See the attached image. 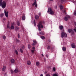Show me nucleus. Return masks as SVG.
Segmentation results:
<instances>
[{
  "label": "nucleus",
  "mask_w": 76,
  "mask_h": 76,
  "mask_svg": "<svg viewBox=\"0 0 76 76\" xmlns=\"http://www.w3.org/2000/svg\"><path fill=\"white\" fill-rule=\"evenodd\" d=\"M7 4L5 1H3L2 0H0V6H1V7L3 9H4L6 7Z\"/></svg>",
  "instance_id": "nucleus-1"
},
{
  "label": "nucleus",
  "mask_w": 76,
  "mask_h": 76,
  "mask_svg": "<svg viewBox=\"0 0 76 76\" xmlns=\"http://www.w3.org/2000/svg\"><path fill=\"white\" fill-rule=\"evenodd\" d=\"M37 26L38 27V29L39 31H41V28H44V26L42 24V22H39L37 25Z\"/></svg>",
  "instance_id": "nucleus-2"
},
{
  "label": "nucleus",
  "mask_w": 76,
  "mask_h": 76,
  "mask_svg": "<svg viewBox=\"0 0 76 76\" xmlns=\"http://www.w3.org/2000/svg\"><path fill=\"white\" fill-rule=\"evenodd\" d=\"M61 32V37L62 38H64V37H67V34L66 33L64 32V29L62 30Z\"/></svg>",
  "instance_id": "nucleus-3"
},
{
  "label": "nucleus",
  "mask_w": 76,
  "mask_h": 76,
  "mask_svg": "<svg viewBox=\"0 0 76 76\" xmlns=\"http://www.w3.org/2000/svg\"><path fill=\"white\" fill-rule=\"evenodd\" d=\"M49 12H50V15H53L54 14V12L52 10V9H51V8H49L48 9V13H49Z\"/></svg>",
  "instance_id": "nucleus-4"
},
{
  "label": "nucleus",
  "mask_w": 76,
  "mask_h": 76,
  "mask_svg": "<svg viewBox=\"0 0 76 76\" xmlns=\"http://www.w3.org/2000/svg\"><path fill=\"white\" fill-rule=\"evenodd\" d=\"M68 31L69 33H70V32H71V34L72 35L74 34V32L73 31H72V30L71 29H69L68 30Z\"/></svg>",
  "instance_id": "nucleus-5"
},
{
  "label": "nucleus",
  "mask_w": 76,
  "mask_h": 76,
  "mask_svg": "<svg viewBox=\"0 0 76 76\" xmlns=\"http://www.w3.org/2000/svg\"><path fill=\"white\" fill-rule=\"evenodd\" d=\"M71 46L72 48H76V45H75V44L74 43L72 44Z\"/></svg>",
  "instance_id": "nucleus-6"
},
{
  "label": "nucleus",
  "mask_w": 76,
  "mask_h": 76,
  "mask_svg": "<svg viewBox=\"0 0 76 76\" xmlns=\"http://www.w3.org/2000/svg\"><path fill=\"white\" fill-rule=\"evenodd\" d=\"M4 12L5 16H6V17H7H7H8V12H6V11H5V10Z\"/></svg>",
  "instance_id": "nucleus-7"
},
{
  "label": "nucleus",
  "mask_w": 76,
  "mask_h": 76,
  "mask_svg": "<svg viewBox=\"0 0 76 76\" xmlns=\"http://www.w3.org/2000/svg\"><path fill=\"white\" fill-rule=\"evenodd\" d=\"M11 63H14L15 62V60L14 59H12L10 60Z\"/></svg>",
  "instance_id": "nucleus-8"
},
{
  "label": "nucleus",
  "mask_w": 76,
  "mask_h": 76,
  "mask_svg": "<svg viewBox=\"0 0 76 76\" xmlns=\"http://www.w3.org/2000/svg\"><path fill=\"white\" fill-rule=\"evenodd\" d=\"M33 41L34 42L33 43V45H35V44H37V41L35 40H33Z\"/></svg>",
  "instance_id": "nucleus-9"
},
{
  "label": "nucleus",
  "mask_w": 76,
  "mask_h": 76,
  "mask_svg": "<svg viewBox=\"0 0 76 76\" xmlns=\"http://www.w3.org/2000/svg\"><path fill=\"white\" fill-rule=\"evenodd\" d=\"M6 69V67L5 66H3V68L2 69V70L3 71H4Z\"/></svg>",
  "instance_id": "nucleus-10"
},
{
  "label": "nucleus",
  "mask_w": 76,
  "mask_h": 76,
  "mask_svg": "<svg viewBox=\"0 0 76 76\" xmlns=\"http://www.w3.org/2000/svg\"><path fill=\"white\" fill-rule=\"evenodd\" d=\"M63 28H64V27H63V26H61H61H59V28L61 30H62V29H63Z\"/></svg>",
  "instance_id": "nucleus-11"
},
{
  "label": "nucleus",
  "mask_w": 76,
  "mask_h": 76,
  "mask_svg": "<svg viewBox=\"0 0 76 76\" xmlns=\"http://www.w3.org/2000/svg\"><path fill=\"white\" fill-rule=\"evenodd\" d=\"M62 50L63 51H66V48L65 47H63Z\"/></svg>",
  "instance_id": "nucleus-12"
},
{
  "label": "nucleus",
  "mask_w": 76,
  "mask_h": 76,
  "mask_svg": "<svg viewBox=\"0 0 76 76\" xmlns=\"http://www.w3.org/2000/svg\"><path fill=\"white\" fill-rule=\"evenodd\" d=\"M27 64L28 65H30L31 64V61H27Z\"/></svg>",
  "instance_id": "nucleus-13"
},
{
  "label": "nucleus",
  "mask_w": 76,
  "mask_h": 76,
  "mask_svg": "<svg viewBox=\"0 0 76 76\" xmlns=\"http://www.w3.org/2000/svg\"><path fill=\"white\" fill-rule=\"evenodd\" d=\"M15 30L16 31H18L19 30V27L17 26L15 27Z\"/></svg>",
  "instance_id": "nucleus-14"
},
{
  "label": "nucleus",
  "mask_w": 76,
  "mask_h": 76,
  "mask_svg": "<svg viewBox=\"0 0 76 76\" xmlns=\"http://www.w3.org/2000/svg\"><path fill=\"white\" fill-rule=\"evenodd\" d=\"M39 34L41 35H44V34H45V33L44 31H42L41 32H40Z\"/></svg>",
  "instance_id": "nucleus-15"
},
{
  "label": "nucleus",
  "mask_w": 76,
  "mask_h": 76,
  "mask_svg": "<svg viewBox=\"0 0 76 76\" xmlns=\"http://www.w3.org/2000/svg\"><path fill=\"white\" fill-rule=\"evenodd\" d=\"M14 72L15 73H18V69H16L14 70Z\"/></svg>",
  "instance_id": "nucleus-16"
},
{
  "label": "nucleus",
  "mask_w": 76,
  "mask_h": 76,
  "mask_svg": "<svg viewBox=\"0 0 76 76\" xmlns=\"http://www.w3.org/2000/svg\"><path fill=\"white\" fill-rule=\"evenodd\" d=\"M64 19L65 21H67L68 20V18L66 17L64 18Z\"/></svg>",
  "instance_id": "nucleus-17"
},
{
  "label": "nucleus",
  "mask_w": 76,
  "mask_h": 76,
  "mask_svg": "<svg viewBox=\"0 0 76 76\" xmlns=\"http://www.w3.org/2000/svg\"><path fill=\"white\" fill-rule=\"evenodd\" d=\"M60 9L61 10H62V9H63V5H60Z\"/></svg>",
  "instance_id": "nucleus-18"
},
{
  "label": "nucleus",
  "mask_w": 76,
  "mask_h": 76,
  "mask_svg": "<svg viewBox=\"0 0 76 76\" xmlns=\"http://www.w3.org/2000/svg\"><path fill=\"white\" fill-rule=\"evenodd\" d=\"M25 16H23L22 17V19L23 20H25Z\"/></svg>",
  "instance_id": "nucleus-19"
},
{
  "label": "nucleus",
  "mask_w": 76,
  "mask_h": 76,
  "mask_svg": "<svg viewBox=\"0 0 76 76\" xmlns=\"http://www.w3.org/2000/svg\"><path fill=\"white\" fill-rule=\"evenodd\" d=\"M36 3H37V1H36V0H35V2H34V3H33V5L34 6V5H35V4H37Z\"/></svg>",
  "instance_id": "nucleus-20"
},
{
  "label": "nucleus",
  "mask_w": 76,
  "mask_h": 76,
  "mask_svg": "<svg viewBox=\"0 0 76 76\" xmlns=\"http://www.w3.org/2000/svg\"><path fill=\"white\" fill-rule=\"evenodd\" d=\"M35 18L36 19H38L39 18V16L38 15H36L35 17Z\"/></svg>",
  "instance_id": "nucleus-21"
},
{
  "label": "nucleus",
  "mask_w": 76,
  "mask_h": 76,
  "mask_svg": "<svg viewBox=\"0 0 76 76\" xmlns=\"http://www.w3.org/2000/svg\"><path fill=\"white\" fill-rule=\"evenodd\" d=\"M11 29H14V26H13V25L12 24V26L11 27Z\"/></svg>",
  "instance_id": "nucleus-22"
},
{
  "label": "nucleus",
  "mask_w": 76,
  "mask_h": 76,
  "mask_svg": "<svg viewBox=\"0 0 76 76\" xmlns=\"http://www.w3.org/2000/svg\"><path fill=\"white\" fill-rule=\"evenodd\" d=\"M36 64L37 66H39V62H37L36 63Z\"/></svg>",
  "instance_id": "nucleus-23"
},
{
  "label": "nucleus",
  "mask_w": 76,
  "mask_h": 76,
  "mask_svg": "<svg viewBox=\"0 0 76 76\" xmlns=\"http://www.w3.org/2000/svg\"><path fill=\"white\" fill-rule=\"evenodd\" d=\"M41 38L42 39H45V37H44V36H42Z\"/></svg>",
  "instance_id": "nucleus-24"
},
{
  "label": "nucleus",
  "mask_w": 76,
  "mask_h": 76,
  "mask_svg": "<svg viewBox=\"0 0 76 76\" xmlns=\"http://www.w3.org/2000/svg\"><path fill=\"white\" fill-rule=\"evenodd\" d=\"M15 52L16 54H17V55H18V51H17V50H15Z\"/></svg>",
  "instance_id": "nucleus-25"
},
{
  "label": "nucleus",
  "mask_w": 76,
  "mask_h": 76,
  "mask_svg": "<svg viewBox=\"0 0 76 76\" xmlns=\"http://www.w3.org/2000/svg\"><path fill=\"white\" fill-rule=\"evenodd\" d=\"M53 76H58V74L55 73L53 75Z\"/></svg>",
  "instance_id": "nucleus-26"
},
{
  "label": "nucleus",
  "mask_w": 76,
  "mask_h": 76,
  "mask_svg": "<svg viewBox=\"0 0 76 76\" xmlns=\"http://www.w3.org/2000/svg\"><path fill=\"white\" fill-rule=\"evenodd\" d=\"M17 24L18 26L20 25V23H19V21H18L17 22Z\"/></svg>",
  "instance_id": "nucleus-27"
},
{
  "label": "nucleus",
  "mask_w": 76,
  "mask_h": 76,
  "mask_svg": "<svg viewBox=\"0 0 76 76\" xmlns=\"http://www.w3.org/2000/svg\"><path fill=\"white\" fill-rule=\"evenodd\" d=\"M3 16H4V14L2 13V14H1V15H0L1 17H3Z\"/></svg>",
  "instance_id": "nucleus-28"
},
{
  "label": "nucleus",
  "mask_w": 76,
  "mask_h": 76,
  "mask_svg": "<svg viewBox=\"0 0 76 76\" xmlns=\"http://www.w3.org/2000/svg\"><path fill=\"white\" fill-rule=\"evenodd\" d=\"M66 17L68 19H69V18H70V16L69 15H67Z\"/></svg>",
  "instance_id": "nucleus-29"
},
{
  "label": "nucleus",
  "mask_w": 76,
  "mask_h": 76,
  "mask_svg": "<svg viewBox=\"0 0 76 76\" xmlns=\"http://www.w3.org/2000/svg\"><path fill=\"white\" fill-rule=\"evenodd\" d=\"M3 39H6V36H3Z\"/></svg>",
  "instance_id": "nucleus-30"
},
{
  "label": "nucleus",
  "mask_w": 76,
  "mask_h": 76,
  "mask_svg": "<svg viewBox=\"0 0 76 76\" xmlns=\"http://www.w3.org/2000/svg\"><path fill=\"white\" fill-rule=\"evenodd\" d=\"M10 72L12 74L13 73V72H14L13 71V70H12V69L11 70Z\"/></svg>",
  "instance_id": "nucleus-31"
},
{
  "label": "nucleus",
  "mask_w": 76,
  "mask_h": 76,
  "mask_svg": "<svg viewBox=\"0 0 76 76\" xmlns=\"http://www.w3.org/2000/svg\"><path fill=\"white\" fill-rule=\"evenodd\" d=\"M53 70L54 71V72H55V71H56V68L55 67H53Z\"/></svg>",
  "instance_id": "nucleus-32"
},
{
  "label": "nucleus",
  "mask_w": 76,
  "mask_h": 76,
  "mask_svg": "<svg viewBox=\"0 0 76 76\" xmlns=\"http://www.w3.org/2000/svg\"><path fill=\"white\" fill-rule=\"evenodd\" d=\"M66 1V0H61V3H63L64 1Z\"/></svg>",
  "instance_id": "nucleus-33"
},
{
  "label": "nucleus",
  "mask_w": 76,
  "mask_h": 76,
  "mask_svg": "<svg viewBox=\"0 0 76 76\" xmlns=\"http://www.w3.org/2000/svg\"><path fill=\"white\" fill-rule=\"evenodd\" d=\"M74 15H75V16H76V10L74 12Z\"/></svg>",
  "instance_id": "nucleus-34"
},
{
  "label": "nucleus",
  "mask_w": 76,
  "mask_h": 76,
  "mask_svg": "<svg viewBox=\"0 0 76 76\" xmlns=\"http://www.w3.org/2000/svg\"><path fill=\"white\" fill-rule=\"evenodd\" d=\"M28 48H31V46L29 45H28Z\"/></svg>",
  "instance_id": "nucleus-35"
},
{
  "label": "nucleus",
  "mask_w": 76,
  "mask_h": 76,
  "mask_svg": "<svg viewBox=\"0 0 76 76\" xmlns=\"http://www.w3.org/2000/svg\"><path fill=\"white\" fill-rule=\"evenodd\" d=\"M31 53L32 54L34 53V50H31Z\"/></svg>",
  "instance_id": "nucleus-36"
},
{
  "label": "nucleus",
  "mask_w": 76,
  "mask_h": 76,
  "mask_svg": "<svg viewBox=\"0 0 76 76\" xmlns=\"http://www.w3.org/2000/svg\"><path fill=\"white\" fill-rule=\"evenodd\" d=\"M20 52H21V53H23V50H22V49H20Z\"/></svg>",
  "instance_id": "nucleus-37"
},
{
  "label": "nucleus",
  "mask_w": 76,
  "mask_h": 76,
  "mask_svg": "<svg viewBox=\"0 0 76 76\" xmlns=\"http://www.w3.org/2000/svg\"><path fill=\"white\" fill-rule=\"evenodd\" d=\"M7 28H9V24H8L7 25Z\"/></svg>",
  "instance_id": "nucleus-38"
},
{
  "label": "nucleus",
  "mask_w": 76,
  "mask_h": 76,
  "mask_svg": "<svg viewBox=\"0 0 76 76\" xmlns=\"http://www.w3.org/2000/svg\"><path fill=\"white\" fill-rule=\"evenodd\" d=\"M32 49H33V50H35V48L34 47H32Z\"/></svg>",
  "instance_id": "nucleus-39"
},
{
  "label": "nucleus",
  "mask_w": 76,
  "mask_h": 76,
  "mask_svg": "<svg viewBox=\"0 0 76 76\" xmlns=\"http://www.w3.org/2000/svg\"><path fill=\"white\" fill-rule=\"evenodd\" d=\"M57 5H56L55 7V9H57Z\"/></svg>",
  "instance_id": "nucleus-40"
},
{
  "label": "nucleus",
  "mask_w": 76,
  "mask_h": 76,
  "mask_svg": "<svg viewBox=\"0 0 76 76\" xmlns=\"http://www.w3.org/2000/svg\"><path fill=\"white\" fill-rule=\"evenodd\" d=\"M74 31H75V32H76V28H74Z\"/></svg>",
  "instance_id": "nucleus-41"
},
{
  "label": "nucleus",
  "mask_w": 76,
  "mask_h": 76,
  "mask_svg": "<svg viewBox=\"0 0 76 76\" xmlns=\"http://www.w3.org/2000/svg\"><path fill=\"white\" fill-rule=\"evenodd\" d=\"M37 6H38L37 5V4H35V7H37Z\"/></svg>",
  "instance_id": "nucleus-42"
},
{
  "label": "nucleus",
  "mask_w": 76,
  "mask_h": 76,
  "mask_svg": "<svg viewBox=\"0 0 76 76\" xmlns=\"http://www.w3.org/2000/svg\"><path fill=\"white\" fill-rule=\"evenodd\" d=\"M20 37V36H19V34H18V38H19Z\"/></svg>",
  "instance_id": "nucleus-43"
},
{
  "label": "nucleus",
  "mask_w": 76,
  "mask_h": 76,
  "mask_svg": "<svg viewBox=\"0 0 76 76\" xmlns=\"http://www.w3.org/2000/svg\"><path fill=\"white\" fill-rule=\"evenodd\" d=\"M48 49L50 48V46H48Z\"/></svg>",
  "instance_id": "nucleus-44"
},
{
  "label": "nucleus",
  "mask_w": 76,
  "mask_h": 76,
  "mask_svg": "<svg viewBox=\"0 0 76 76\" xmlns=\"http://www.w3.org/2000/svg\"><path fill=\"white\" fill-rule=\"evenodd\" d=\"M46 76H50V74H47L46 75Z\"/></svg>",
  "instance_id": "nucleus-45"
},
{
  "label": "nucleus",
  "mask_w": 76,
  "mask_h": 76,
  "mask_svg": "<svg viewBox=\"0 0 76 76\" xmlns=\"http://www.w3.org/2000/svg\"><path fill=\"white\" fill-rule=\"evenodd\" d=\"M34 25L35 26L36 25V24H35V21H34Z\"/></svg>",
  "instance_id": "nucleus-46"
},
{
  "label": "nucleus",
  "mask_w": 76,
  "mask_h": 76,
  "mask_svg": "<svg viewBox=\"0 0 76 76\" xmlns=\"http://www.w3.org/2000/svg\"><path fill=\"white\" fill-rule=\"evenodd\" d=\"M22 48L23 49L24 48H25V47L24 46H23L22 47Z\"/></svg>",
  "instance_id": "nucleus-47"
},
{
  "label": "nucleus",
  "mask_w": 76,
  "mask_h": 76,
  "mask_svg": "<svg viewBox=\"0 0 76 76\" xmlns=\"http://www.w3.org/2000/svg\"><path fill=\"white\" fill-rule=\"evenodd\" d=\"M39 16H40L41 15V12L39 13Z\"/></svg>",
  "instance_id": "nucleus-48"
},
{
  "label": "nucleus",
  "mask_w": 76,
  "mask_h": 76,
  "mask_svg": "<svg viewBox=\"0 0 76 76\" xmlns=\"http://www.w3.org/2000/svg\"><path fill=\"white\" fill-rule=\"evenodd\" d=\"M3 20H6V18H3Z\"/></svg>",
  "instance_id": "nucleus-49"
},
{
  "label": "nucleus",
  "mask_w": 76,
  "mask_h": 76,
  "mask_svg": "<svg viewBox=\"0 0 76 76\" xmlns=\"http://www.w3.org/2000/svg\"><path fill=\"white\" fill-rule=\"evenodd\" d=\"M44 59L45 61V60H46V59L45 58H44Z\"/></svg>",
  "instance_id": "nucleus-50"
},
{
  "label": "nucleus",
  "mask_w": 76,
  "mask_h": 76,
  "mask_svg": "<svg viewBox=\"0 0 76 76\" xmlns=\"http://www.w3.org/2000/svg\"><path fill=\"white\" fill-rule=\"evenodd\" d=\"M40 76H43V75H42V74H41V75H40Z\"/></svg>",
  "instance_id": "nucleus-51"
},
{
  "label": "nucleus",
  "mask_w": 76,
  "mask_h": 76,
  "mask_svg": "<svg viewBox=\"0 0 76 76\" xmlns=\"http://www.w3.org/2000/svg\"><path fill=\"white\" fill-rule=\"evenodd\" d=\"M42 56L43 57H44V55H43V54H42Z\"/></svg>",
  "instance_id": "nucleus-52"
},
{
  "label": "nucleus",
  "mask_w": 76,
  "mask_h": 76,
  "mask_svg": "<svg viewBox=\"0 0 76 76\" xmlns=\"http://www.w3.org/2000/svg\"><path fill=\"white\" fill-rule=\"evenodd\" d=\"M46 56L47 57H48V55H47Z\"/></svg>",
  "instance_id": "nucleus-53"
},
{
  "label": "nucleus",
  "mask_w": 76,
  "mask_h": 76,
  "mask_svg": "<svg viewBox=\"0 0 76 76\" xmlns=\"http://www.w3.org/2000/svg\"><path fill=\"white\" fill-rule=\"evenodd\" d=\"M53 0H50V1H53Z\"/></svg>",
  "instance_id": "nucleus-54"
},
{
  "label": "nucleus",
  "mask_w": 76,
  "mask_h": 76,
  "mask_svg": "<svg viewBox=\"0 0 76 76\" xmlns=\"http://www.w3.org/2000/svg\"><path fill=\"white\" fill-rule=\"evenodd\" d=\"M64 12H65V10H64Z\"/></svg>",
  "instance_id": "nucleus-55"
}]
</instances>
